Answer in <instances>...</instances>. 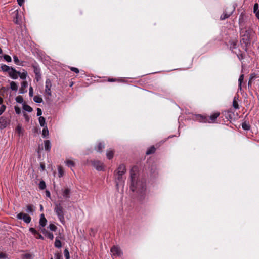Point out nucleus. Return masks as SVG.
Listing matches in <instances>:
<instances>
[{"instance_id":"nucleus-22","label":"nucleus","mask_w":259,"mask_h":259,"mask_svg":"<svg viewBox=\"0 0 259 259\" xmlns=\"http://www.w3.org/2000/svg\"><path fill=\"white\" fill-rule=\"evenodd\" d=\"M10 88L12 90L17 91L18 90V85L14 81H11L10 82Z\"/></svg>"},{"instance_id":"nucleus-35","label":"nucleus","mask_w":259,"mask_h":259,"mask_svg":"<svg viewBox=\"0 0 259 259\" xmlns=\"http://www.w3.org/2000/svg\"><path fill=\"white\" fill-rule=\"evenodd\" d=\"M46 187V186L45 182L44 181H40L39 184V188H40V189L44 190L45 189Z\"/></svg>"},{"instance_id":"nucleus-45","label":"nucleus","mask_w":259,"mask_h":259,"mask_svg":"<svg viewBox=\"0 0 259 259\" xmlns=\"http://www.w3.org/2000/svg\"><path fill=\"white\" fill-rule=\"evenodd\" d=\"M6 109V106L4 105H2L0 107V115H1Z\"/></svg>"},{"instance_id":"nucleus-63","label":"nucleus","mask_w":259,"mask_h":259,"mask_svg":"<svg viewBox=\"0 0 259 259\" xmlns=\"http://www.w3.org/2000/svg\"><path fill=\"white\" fill-rule=\"evenodd\" d=\"M108 80L109 81H114V79H109Z\"/></svg>"},{"instance_id":"nucleus-9","label":"nucleus","mask_w":259,"mask_h":259,"mask_svg":"<svg viewBox=\"0 0 259 259\" xmlns=\"http://www.w3.org/2000/svg\"><path fill=\"white\" fill-rule=\"evenodd\" d=\"M92 165L98 171L104 170V165L103 162L98 160H95L92 162Z\"/></svg>"},{"instance_id":"nucleus-38","label":"nucleus","mask_w":259,"mask_h":259,"mask_svg":"<svg viewBox=\"0 0 259 259\" xmlns=\"http://www.w3.org/2000/svg\"><path fill=\"white\" fill-rule=\"evenodd\" d=\"M239 26L240 27H243L244 24H243V17L242 15L240 16L239 19Z\"/></svg>"},{"instance_id":"nucleus-37","label":"nucleus","mask_w":259,"mask_h":259,"mask_svg":"<svg viewBox=\"0 0 259 259\" xmlns=\"http://www.w3.org/2000/svg\"><path fill=\"white\" fill-rule=\"evenodd\" d=\"M16 101L18 103H22L23 102V99L22 96H17L16 99Z\"/></svg>"},{"instance_id":"nucleus-4","label":"nucleus","mask_w":259,"mask_h":259,"mask_svg":"<svg viewBox=\"0 0 259 259\" xmlns=\"http://www.w3.org/2000/svg\"><path fill=\"white\" fill-rule=\"evenodd\" d=\"M219 115L220 113L219 112L215 113L209 117H206L201 115H198L196 116V119L201 122L213 123L215 122L216 119L219 116Z\"/></svg>"},{"instance_id":"nucleus-49","label":"nucleus","mask_w":259,"mask_h":259,"mask_svg":"<svg viewBox=\"0 0 259 259\" xmlns=\"http://www.w3.org/2000/svg\"><path fill=\"white\" fill-rule=\"evenodd\" d=\"M13 59H14V61L15 63L18 65L19 62V60L18 57H17L16 56H14L13 57Z\"/></svg>"},{"instance_id":"nucleus-12","label":"nucleus","mask_w":259,"mask_h":259,"mask_svg":"<svg viewBox=\"0 0 259 259\" xmlns=\"http://www.w3.org/2000/svg\"><path fill=\"white\" fill-rule=\"evenodd\" d=\"M18 72L14 68H12L8 73L12 79H16L18 77Z\"/></svg>"},{"instance_id":"nucleus-48","label":"nucleus","mask_w":259,"mask_h":259,"mask_svg":"<svg viewBox=\"0 0 259 259\" xmlns=\"http://www.w3.org/2000/svg\"><path fill=\"white\" fill-rule=\"evenodd\" d=\"M29 95L30 97H32L33 96V89L31 86L29 87Z\"/></svg>"},{"instance_id":"nucleus-8","label":"nucleus","mask_w":259,"mask_h":259,"mask_svg":"<svg viewBox=\"0 0 259 259\" xmlns=\"http://www.w3.org/2000/svg\"><path fill=\"white\" fill-rule=\"evenodd\" d=\"M111 254L113 256H121L122 254V252L120 247L117 246H114L111 248Z\"/></svg>"},{"instance_id":"nucleus-30","label":"nucleus","mask_w":259,"mask_h":259,"mask_svg":"<svg viewBox=\"0 0 259 259\" xmlns=\"http://www.w3.org/2000/svg\"><path fill=\"white\" fill-rule=\"evenodd\" d=\"M23 109L25 111L29 112H31L33 110L32 108L29 105H26V104H24L23 105Z\"/></svg>"},{"instance_id":"nucleus-44","label":"nucleus","mask_w":259,"mask_h":259,"mask_svg":"<svg viewBox=\"0 0 259 259\" xmlns=\"http://www.w3.org/2000/svg\"><path fill=\"white\" fill-rule=\"evenodd\" d=\"M49 228L51 231H55L57 229L56 226L53 224H50Z\"/></svg>"},{"instance_id":"nucleus-1","label":"nucleus","mask_w":259,"mask_h":259,"mask_svg":"<svg viewBox=\"0 0 259 259\" xmlns=\"http://www.w3.org/2000/svg\"><path fill=\"white\" fill-rule=\"evenodd\" d=\"M130 189L136 191L140 196V199L146 196V185L145 182L138 179V169L137 166L133 167L130 171Z\"/></svg>"},{"instance_id":"nucleus-20","label":"nucleus","mask_w":259,"mask_h":259,"mask_svg":"<svg viewBox=\"0 0 259 259\" xmlns=\"http://www.w3.org/2000/svg\"><path fill=\"white\" fill-rule=\"evenodd\" d=\"M1 68L3 71L7 72L8 73L10 71V70L12 68V67H10L5 64L2 65Z\"/></svg>"},{"instance_id":"nucleus-54","label":"nucleus","mask_w":259,"mask_h":259,"mask_svg":"<svg viewBox=\"0 0 259 259\" xmlns=\"http://www.w3.org/2000/svg\"><path fill=\"white\" fill-rule=\"evenodd\" d=\"M7 258V255L4 253H0V259H5Z\"/></svg>"},{"instance_id":"nucleus-51","label":"nucleus","mask_w":259,"mask_h":259,"mask_svg":"<svg viewBox=\"0 0 259 259\" xmlns=\"http://www.w3.org/2000/svg\"><path fill=\"white\" fill-rule=\"evenodd\" d=\"M55 259H62V257L61 254L59 253H56L55 254Z\"/></svg>"},{"instance_id":"nucleus-33","label":"nucleus","mask_w":259,"mask_h":259,"mask_svg":"<svg viewBox=\"0 0 259 259\" xmlns=\"http://www.w3.org/2000/svg\"><path fill=\"white\" fill-rule=\"evenodd\" d=\"M244 79V75L243 74H241L240 76H239V79H238V82H239V88L240 89V90H241V89H242V87H241V84H242V82L243 81Z\"/></svg>"},{"instance_id":"nucleus-27","label":"nucleus","mask_w":259,"mask_h":259,"mask_svg":"<svg viewBox=\"0 0 259 259\" xmlns=\"http://www.w3.org/2000/svg\"><path fill=\"white\" fill-rule=\"evenodd\" d=\"M54 245H55V247L58 248H60L62 246L61 242L60 241V240H59L58 239L57 237L56 238V240H55V243H54Z\"/></svg>"},{"instance_id":"nucleus-58","label":"nucleus","mask_w":259,"mask_h":259,"mask_svg":"<svg viewBox=\"0 0 259 259\" xmlns=\"http://www.w3.org/2000/svg\"><path fill=\"white\" fill-rule=\"evenodd\" d=\"M24 0H17L18 4L21 6L24 3Z\"/></svg>"},{"instance_id":"nucleus-52","label":"nucleus","mask_w":259,"mask_h":259,"mask_svg":"<svg viewBox=\"0 0 259 259\" xmlns=\"http://www.w3.org/2000/svg\"><path fill=\"white\" fill-rule=\"evenodd\" d=\"M40 230L45 235H46V233L48 232L43 227H40Z\"/></svg>"},{"instance_id":"nucleus-47","label":"nucleus","mask_w":259,"mask_h":259,"mask_svg":"<svg viewBox=\"0 0 259 259\" xmlns=\"http://www.w3.org/2000/svg\"><path fill=\"white\" fill-rule=\"evenodd\" d=\"M69 68L71 71L75 72L76 73H78L79 72V69L77 68L73 67H69Z\"/></svg>"},{"instance_id":"nucleus-21","label":"nucleus","mask_w":259,"mask_h":259,"mask_svg":"<svg viewBox=\"0 0 259 259\" xmlns=\"http://www.w3.org/2000/svg\"><path fill=\"white\" fill-rule=\"evenodd\" d=\"M38 121L41 126H46L45 118L42 116H40L38 118Z\"/></svg>"},{"instance_id":"nucleus-14","label":"nucleus","mask_w":259,"mask_h":259,"mask_svg":"<svg viewBox=\"0 0 259 259\" xmlns=\"http://www.w3.org/2000/svg\"><path fill=\"white\" fill-rule=\"evenodd\" d=\"M47 219L45 218L44 214H41L40 215V219H39V225L41 227H44L46 226L47 223Z\"/></svg>"},{"instance_id":"nucleus-34","label":"nucleus","mask_w":259,"mask_h":259,"mask_svg":"<svg viewBox=\"0 0 259 259\" xmlns=\"http://www.w3.org/2000/svg\"><path fill=\"white\" fill-rule=\"evenodd\" d=\"M59 177H62L64 174V170L61 166H59L58 168Z\"/></svg>"},{"instance_id":"nucleus-61","label":"nucleus","mask_w":259,"mask_h":259,"mask_svg":"<svg viewBox=\"0 0 259 259\" xmlns=\"http://www.w3.org/2000/svg\"><path fill=\"white\" fill-rule=\"evenodd\" d=\"M255 13L256 17L258 19H259V11L256 12V13Z\"/></svg>"},{"instance_id":"nucleus-43","label":"nucleus","mask_w":259,"mask_h":259,"mask_svg":"<svg viewBox=\"0 0 259 259\" xmlns=\"http://www.w3.org/2000/svg\"><path fill=\"white\" fill-rule=\"evenodd\" d=\"M233 106L236 109H237L239 108V105H238L237 102L236 101V100L235 99V98L234 99V100L233 102Z\"/></svg>"},{"instance_id":"nucleus-60","label":"nucleus","mask_w":259,"mask_h":259,"mask_svg":"<svg viewBox=\"0 0 259 259\" xmlns=\"http://www.w3.org/2000/svg\"><path fill=\"white\" fill-rule=\"evenodd\" d=\"M46 196L49 197H50V193L49 191H46Z\"/></svg>"},{"instance_id":"nucleus-59","label":"nucleus","mask_w":259,"mask_h":259,"mask_svg":"<svg viewBox=\"0 0 259 259\" xmlns=\"http://www.w3.org/2000/svg\"><path fill=\"white\" fill-rule=\"evenodd\" d=\"M40 167H41L42 170H45V165L44 164L41 163L40 164Z\"/></svg>"},{"instance_id":"nucleus-31","label":"nucleus","mask_w":259,"mask_h":259,"mask_svg":"<svg viewBox=\"0 0 259 259\" xmlns=\"http://www.w3.org/2000/svg\"><path fill=\"white\" fill-rule=\"evenodd\" d=\"M155 150L156 149L154 146L151 147L147 150L146 154L147 155H149L152 153H153L155 152Z\"/></svg>"},{"instance_id":"nucleus-64","label":"nucleus","mask_w":259,"mask_h":259,"mask_svg":"<svg viewBox=\"0 0 259 259\" xmlns=\"http://www.w3.org/2000/svg\"><path fill=\"white\" fill-rule=\"evenodd\" d=\"M2 53V49L0 48V54H1Z\"/></svg>"},{"instance_id":"nucleus-26","label":"nucleus","mask_w":259,"mask_h":259,"mask_svg":"<svg viewBox=\"0 0 259 259\" xmlns=\"http://www.w3.org/2000/svg\"><path fill=\"white\" fill-rule=\"evenodd\" d=\"M33 101L37 103H41L42 102L43 100L41 97L39 96H35L33 97Z\"/></svg>"},{"instance_id":"nucleus-40","label":"nucleus","mask_w":259,"mask_h":259,"mask_svg":"<svg viewBox=\"0 0 259 259\" xmlns=\"http://www.w3.org/2000/svg\"><path fill=\"white\" fill-rule=\"evenodd\" d=\"M22 259H31L32 255L29 253L23 254L22 256Z\"/></svg>"},{"instance_id":"nucleus-39","label":"nucleus","mask_w":259,"mask_h":259,"mask_svg":"<svg viewBox=\"0 0 259 259\" xmlns=\"http://www.w3.org/2000/svg\"><path fill=\"white\" fill-rule=\"evenodd\" d=\"M64 256L66 259H69L70 258V254L69 251L67 249H65L64 251Z\"/></svg>"},{"instance_id":"nucleus-3","label":"nucleus","mask_w":259,"mask_h":259,"mask_svg":"<svg viewBox=\"0 0 259 259\" xmlns=\"http://www.w3.org/2000/svg\"><path fill=\"white\" fill-rule=\"evenodd\" d=\"M62 201L56 202L54 203V212L60 222L62 224H64L65 222L64 218L65 210L62 206Z\"/></svg>"},{"instance_id":"nucleus-24","label":"nucleus","mask_w":259,"mask_h":259,"mask_svg":"<svg viewBox=\"0 0 259 259\" xmlns=\"http://www.w3.org/2000/svg\"><path fill=\"white\" fill-rule=\"evenodd\" d=\"M237 41L236 40H232L230 41V48L232 50L236 48Z\"/></svg>"},{"instance_id":"nucleus-7","label":"nucleus","mask_w":259,"mask_h":259,"mask_svg":"<svg viewBox=\"0 0 259 259\" xmlns=\"http://www.w3.org/2000/svg\"><path fill=\"white\" fill-rule=\"evenodd\" d=\"M17 218L19 220H23V221L28 224L31 222V218L27 214L21 212L17 215Z\"/></svg>"},{"instance_id":"nucleus-19","label":"nucleus","mask_w":259,"mask_h":259,"mask_svg":"<svg viewBox=\"0 0 259 259\" xmlns=\"http://www.w3.org/2000/svg\"><path fill=\"white\" fill-rule=\"evenodd\" d=\"M234 8H233L231 12H229V13H227L226 12H224L223 14L221 16V20H225V19L228 18L232 13V12L234 11Z\"/></svg>"},{"instance_id":"nucleus-41","label":"nucleus","mask_w":259,"mask_h":259,"mask_svg":"<svg viewBox=\"0 0 259 259\" xmlns=\"http://www.w3.org/2000/svg\"><path fill=\"white\" fill-rule=\"evenodd\" d=\"M45 236L51 240H53L54 238V235L53 233L49 232H48Z\"/></svg>"},{"instance_id":"nucleus-18","label":"nucleus","mask_w":259,"mask_h":259,"mask_svg":"<svg viewBox=\"0 0 259 259\" xmlns=\"http://www.w3.org/2000/svg\"><path fill=\"white\" fill-rule=\"evenodd\" d=\"M15 17L14 18V22L15 23L19 24H20V19L19 17V13L18 11L17 10L15 11Z\"/></svg>"},{"instance_id":"nucleus-25","label":"nucleus","mask_w":259,"mask_h":259,"mask_svg":"<svg viewBox=\"0 0 259 259\" xmlns=\"http://www.w3.org/2000/svg\"><path fill=\"white\" fill-rule=\"evenodd\" d=\"M66 165L70 168H72L75 166L74 162L71 160H67L65 162Z\"/></svg>"},{"instance_id":"nucleus-32","label":"nucleus","mask_w":259,"mask_h":259,"mask_svg":"<svg viewBox=\"0 0 259 259\" xmlns=\"http://www.w3.org/2000/svg\"><path fill=\"white\" fill-rule=\"evenodd\" d=\"M114 152L112 150L107 151L106 155L109 159H111L113 157Z\"/></svg>"},{"instance_id":"nucleus-42","label":"nucleus","mask_w":259,"mask_h":259,"mask_svg":"<svg viewBox=\"0 0 259 259\" xmlns=\"http://www.w3.org/2000/svg\"><path fill=\"white\" fill-rule=\"evenodd\" d=\"M3 57L4 59L8 62H10L12 61L11 57L8 55H4Z\"/></svg>"},{"instance_id":"nucleus-50","label":"nucleus","mask_w":259,"mask_h":259,"mask_svg":"<svg viewBox=\"0 0 259 259\" xmlns=\"http://www.w3.org/2000/svg\"><path fill=\"white\" fill-rule=\"evenodd\" d=\"M15 111L17 114H19L21 113V109L19 107L15 106Z\"/></svg>"},{"instance_id":"nucleus-23","label":"nucleus","mask_w":259,"mask_h":259,"mask_svg":"<svg viewBox=\"0 0 259 259\" xmlns=\"http://www.w3.org/2000/svg\"><path fill=\"white\" fill-rule=\"evenodd\" d=\"M43 127L44 128L42 131V136L44 138H46L49 135V131L47 126Z\"/></svg>"},{"instance_id":"nucleus-36","label":"nucleus","mask_w":259,"mask_h":259,"mask_svg":"<svg viewBox=\"0 0 259 259\" xmlns=\"http://www.w3.org/2000/svg\"><path fill=\"white\" fill-rule=\"evenodd\" d=\"M104 148V145L101 143H99L98 144V147H97V150L98 151V152H101L102 149Z\"/></svg>"},{"instance_id":"nucleus-6","label":"nucleus","mask_w":259,"mask_h":259,"mask_svg":"<svg viewBox=\"0 0 259 259\" xmlns=\"http://www.w3.org/2000/svg\"><path fill=\"white\" fill-rule=\"evenodd\" d=\"M32 67L33 68V72L35 75V79L38 82L41 78L40 68H39V66L36 64L32 65Z\"/></svg>"},{"instance_id":"nucleus-17","label":"nucleus","mask_w":259,"mask_h":259,"mask_svg":"<svg viewBox=\"0 0 259 259\" xmlns=\"http://www.w3.org/2000/svg\"><path fill=\"white\" fill-rule=\"evenodd\" d=\"M44 148L45 150L49 151L51 148V142L49 140H46L44 142Z\"/></svg>"},{"instance_id":"nucleus-28","label":"nucleus","mask_w":259,"mask_h":259,"mask_svg":"<svg viewBox=\"0 0 259 259\" xmlns=\"http://www.w3.org/2000/svg\"><path fill=\"white\" fill-rule=\"evenodd\" d=\"M27 75V73L26 71H24L22 73L20 72H18V76L21 78V79L25 80Z\"/></svg>"},{"instance_id":"nucleus-13","label":"nucleus","mask_w":259,"mask_h":259,"mask_svg":"<svg viewBox=\"0 0 259 259\" xmlns=\"http://www.w3.org/2000/svg\"><path fill=\"white\" fill-rule=\"evenodd\" d=\"M29 231L31 232L34 236H36V238L37 239H44V237L42 236L34 228H30Z\"/></svg>"},{"instance_id":"nucleus-29","label":"nucleus","mask_w":259,"mask_h":259,"mask_svg":"<svg viewBox=\"0 0 259 259\" xmlns=\"http://www.w3.org/2000/svg\"><path fill=\"white\" fill-rule=\"evenodd\" d=\"M34 209L31 205H28L26 206V211L29 213H32Z\"/></svg>"},{"instance_id":"nucleus-62","label":"nucleus","mask_w":259,"mask_h":259,"mask_svg":"<svg viewBox=\"0 0 259 259\" xmlns=\"http://www.w3.org/2000/svg\"><path fill=\"white\" fill-rule=\"evenodd\" d=\"M3 102V99L0 97V105H2Z\"/></svg>"},{"instance_id":"nucleus-56","label":"nucleus","mask_w":259,"mask_h":259,"mask_svg":"<svg viewBox=\"0 0 259 259\" xmlns=\"http://www.w3.org/2000/svg\"><path fill=\"white\" fill-rule=\"evenodd\" d=\"M258 4L257 3L255 4L253 7L254 12L256 13V12H257V10L258 9Z\"/></svg>"},{"instance_id":"nucleus-15","label":"nucleus","mask_w":259,"mask_h":259,"mask_svg":"<svg viewBox=\"0 0 259 259\" xmlns=\"http://www.w3.org/2000/svg\"><path fill=\"white\" fill-rule=\"evenodd\" d=\"M7 125V122L4 117L0 118V128L3 129L5 128Z\"/></svg>"},{"instance_id":"nucleus-2","label":"nucleus","mask_w":259,"mask_h":259,"mask_svg":"<svg viewBox=\"0 0 259 259\" xmlns=\"http://www.w3.org/2000/svg\"><path fill=\"white\" fill-rule=\"evenodd\" d=\"M126 169L124 164L120 165L117 169L115 170L114 176L116 189L119 190L120 188L123 189L125 177L124 175Z\"/></svg>"},{"instance_id":"nucleus-57","label":"nucleus","mask_w":259,"mask_h":259,"mask_svg":"<svg viewBox=\"0 0 259 259\" xmlns=\"http://www.w3.org/2000/svg\"><path fill=\"white\" fill-rule=\"evenodd\" d=\"M24 117H25V119L26 121L28 122L29 120V116L26 113H24Z\"/></svg>"},{"instance_id":"nucleus-46","label":"nucleus","mask_w":259,"mask_h":259,"mask_svg":"<svg viewBox=\"0 0 259 259\" xmlns=\"http://www.w3.org/2000/svg\"><path fill=\"white\" fill-rule=\"evenodd\" d=\"M243 129L245 130H248L249 129V125L245 123H243L242 125Z\"/></svg>"},{"instance_id":"nucleus-5","label":"nucleus","mask_w":259,"mask_h":259,"mask_svg":"<svg viewBox=\"0 0 259 259\" xmlns=\"http://www.w3.org/2000/svg\"><path fill=\"white\" fill-rule=\"evenodd\" d=\"M252 33L253 30L251 28H248L245 30V31L243 29V28H242L241 34L244 37V38H242V40H243L244 41L245 40L248 41Z\"/></svg>"},{"instance_id":"nucleus-16","label":"nucleus","mask_w":259,"mask_h":259,"mask_svg":"<svg viewBox=\"0 0 259 259\" xmlns=\"http://www.w3.org/2000/svg\"><path fill=\"white\" fill-rule=\"evenodd\" d=\"M70 190L68 188H66L62 191V195L64 198H69L70 197Z\"/></svg>"},{"instance_id":"nucleus-11","label":"nucleus","mask_w":259,"mask_h":259,"mask_svg":"<svg viewBox=\"0 0 259 259\" xmlns=\"http://www.w3.org/2000/svg\"><path fill=\"white\" fill-rule=\"evenodd\" d=\"M28 83L27 81L24 80L21 83V88L19 89V93L23 94L27 92V88L28 87Z\"/></svg>"},{"instance_id":"nucleus-53","label":"nucleus","mask_w":259,"mask_h":259,"mask_svg":"<svg viewBox=\"0 0 259 259\" xmlns=\"http://www.w3.org/2000/svg\"><path fill=\"white\" fill-rule=\"evenodd\" d=\"M42 114V111L40 108L37 109V116H40Z\"/></svg>"},{"instance_id":"nucleus-55","label":"nucleus","mask_w":259,"mask_h":259,"mask_svg":"<svg viewBox=\"0 0 259 259\" xmlns=\"http://www.w3.org/2000/svg\"><path fill=\"white\" fill-rule=\"evenodd\" d=\"M16 131L19 134H21L22 132V127L20 125L17 126L16 128Z\"/></svg>"},{"instance_id":"nucleus-10","label":"nucleus","mask_w":259,"mask_h":259,"mask_svg":"<svg viewBox=\"0 0 259 259\" xmlns=\"http://www.w3.org/2000/svg\"><path fill=\"white\" fill-rule=\"evenodd\" d=\"M45 90V93L46 95L48 97H50L52 95L51 88L52 87V83L51 80L49 79H47L46 80Z\"/></svg>"}]
</instances>
